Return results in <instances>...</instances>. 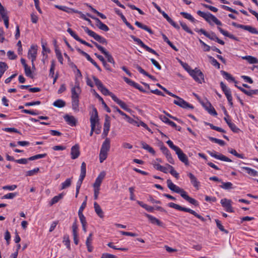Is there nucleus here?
Listing matches in <instances>:
<instances>
[{
	"label": "nucleus",
	"instance_id": "obj_33",
	"mask_svg": "<svg viewBox=\"0 0 258 258\" xmlns=\"http://www.w3.org/2000/svg\"><path fill=\"white\" fill-rule=\"evenodd\" d=\"M79 99L72 98V109L75 112H78L79 111Z\"/></svg>",
	"mask_w": 258,
	"mask_h": 258
},
{
	"label": "nucleus",
	"instance_id": "obj_31",
	"mask_svg": "<svg viewBox=\"0 0 258 258\" xmlns=\"http://www.w3.org/2000/svg\"><path fill=\"white\" fill-rule=\"evenodd\" d=\"M242 58L246 60L250 64L258 63V59L256 57L250 55L242 56Z\"/></svg>",
	"mask_w": 258,
	"mask_h": 258
},
{
	"label": "nucleus",
	"instance_id": "obj_64",
	"mask_svg": "<svg viewBox=\"0 0 258 258\" xmlns=\"http://www.w3.org/2000/svg\"><path fill=\"white\" fill-rule=\"evenodd\" d=\"M166 143L168 145L170 148L173 150L175 152H176L179 148L178 147L174 145L173 142L170 140L167 141Z\"/></svg>",
	"mask_w": 258,
	"mask_h": 258
},
{
	"label": "nucleus",
	"instance_id": "obj_6",
	"mask_svg": "<svg viewBox=\"0 0 258 258\" xmlns=\"http://www.w3.org/2000/svg\"><path fill=\"white\" fill-rule=\"evenodd\" d=\"M82 28H83L86 33H87L90 36L93 37L95 40H96L99 43L106 45L107 44V41L104 37L100 36L94 31L90 30L87 27L82 26Z\"/></svg>",
	"mask_w": 258,
	"mask_h": 258
},
{
	"label": "nucleus",
	"instance_id": "obj_51",
	"mask_svg": "<svg viewBox=\"0 0 258 258\" xmlns=\"http://www.w3.org/2000/svg\"><path fill=\"white\" fill-rule=\"evenodd\" d=\"M206 124L208 125H209L210 126V127L212 129V130H215V131H217L218 132H221V133H226V131L222 129V128L220 127H218V126H215L212 123H206Z\"/></svg>",
	"mask_w": 258,
	"mask_h": 258
},
{
	"label": "nucleus",
	"instance_id": "obj_11",
	"mask_svg": "<svg viewBox=\"0 0 258 258\" xmlns=\"http://www.w3.org/2000/svg\"><path fill=\"white\" fill-rule=\"evenodd\" d=\"M87 15L88 17H89L91 18L92 19H94V20H95L96 22L97 23V24H96L97 26L100 30H103L105 32H107L109 30L108 27L106 25L103 23L99 18L95 17L89 13H87Z\"/></svg>",
	"mask_w": 258,
	"mask_h": 258
},
{
	"label": "nucleus",
	"instance_id": "obj_10",
	"mask_svg": "<svg viewBox=\"0 0 258 258\" xmlns=\"http://www.w3.org/2000/svg\"><path fill=\"white\" fill-rule=\"evenodd\" d=\"M110 118L108 115L105 116V121L103 125V132L102 135V138H105L107 136L110 130Z\"/></svg>",
	"mask_w": 258,
	"mask_h": 258
},
{
	"label": "nucleus",
	"instance_id": "obj_22",
	"mask_svg": "<svg viewBox=\"0 0 258 258\" xmlns=\"http://www.w3.org/2000/svg\"><path fill=\"white\" fill-rule=\"evenodd\" d=\"M81 90L79 85L73 87L71 89L72 98L79 99V96Z\"/></svg>",
	"mask_w": 258,
	"mask_h": 258
},
{
	"label": "nucleus",
	"instance_id": "obj_28",
	"mask_svg": "<svg viewBox=\"0 0 258 258\" xmlns=\"http://www.w3.org/2000/svg\"><path fill=\"white\" fill-rule=\"evenodd\" d=\"M221 73L223 75V76L228 81L233 82L235 84L237 83V81H236L234 77L232 76L229 73L224 71H221Z\"/></svg>",
	"mask_w": 258,
	"mask_h": 258
},
{
	"label": "nucleus",
	"instance_id": "obj_9",
	"mask_svg": "<svg viewBox=\"0 0 258 258\" xmlns=\"http://www.w3.org/2000/svg\"><path fill=\"white\" fill-rule=\"evenodd\" d=\"M130 37L134 40V41L136 42L140 46L144 48L146 51L157 56H159V54L156 52V51L145 44L140 39L137 38L134 35H131Z\"/></svg>",
	"mask_w": 258,
	"mask_h": 258
},
{
	"label": "nucleus",
	"instance_id": "obj_17",
	"mask_svg": "<svg viewBox=\"0 0 258 258\" xmlns=\"http://www.w3.org/2000/svg\"><path fill=\"white\" fill-rule=\"evenodd\" d=\"M207 153L212 157L219 159L222 161H226V162H231L232 160L228 158V157H226L225 156L220 154L219 155H217L215 153V152H213L210 151H208Z\"/></svg>",
	"mask_w": 258,
	"mask_h": 258
},
{
	"label": "nucleus",
	"instance_id": "obj_18",
	"mask_svg": "<svg viewBox=\"0 0 258 258\" xmlns=\"http://www.w3.org/2000/svg\"><path fill=\"white\" fill-rule=\"evenodd\" d=\"M80 147L78 144H76L71 148V155L72 159H75L80 156Z\"/></svg>",
	"mask_w": 258,
	"mask_h": 258
},
{
	"label": "nucleus",
	"instance_id": "obj_16",
	"mask_svg": "<svg viewBox=\"0 0 258 258\" xmlns=\"http://www.w3.org/2000/svg\"><path fill=\"white\" fill-rule=\"evenodd\" d=\"M198 15L203 18L207 22L211 24V21H213V17H215L213 15L209 12L205 13L201 11H198L197 12Z\"/></svg>",
	"mask_w": 258,
	"mask_h": 258
},
{
	"label": "nucleus",
	"instance_id": "obj_56",
	"mask_svg": "<svg viewBox=\"0 0 258 258\" xmlns=\"http://www.w3.org/2000/svg\"><path fill=\"white\" fill-rule=\"evenodd\" d=\"M24 70H25V75H26V76H27L31 79H33V76L32 75V73L30 67L27 66V67H26V68H24Z\"/></svg>",
	"mask_w": 258,
	"mask_h": 258
},
{
	"label": "nucleus",
	"instance_id": "obj_44",
	"mask_svg": "<svg viewBox=\"0 0 258 258\" xmlns=\"http://www.w3.org/2000/svg\"><path fill=\"white\" fill-rule=\"evenodd\" d=\"M84 178L85 177L81 178V176H80L79 179V180L78 181V182L77 183L76 193V198L78 197V195L79 192V190H80V187H81V186L82 185V183L83 182V181Z\"/></svg>",
	"mask_w": 258,
	"mask_h": 258
},
{
	"label": "nucleus",
	"instance_id": "obj_5",
	"mask_svg": "<svg viewBox=\"0 0 258 258\" xmlns=\"http://www.w3.org/2000/svg\"><path fill=\"white\" fill-rule=\"evenodd\" d=\"M92 78L95 83L96 86L103 95L110 96L112 99L113 97H116L114 94L109 92V91L104 86L102 82L97 78L94 76H93Z\"/></svg>",
	"mask_w": 258,
	"mask_h": 258
},
{
	"label": "nucleus",
	"instance_id": "obj_61",
	"mask_svg": "<svg viewBox=\"0 0 258 258\" xmlns=\"http://www.w3.org/2000/svg\"><path fill=\"white\" fill-rule=\"evenodd\" d=\"M39 171V168H34L33 170H31L28 171L26 172V176H33L34 174H35L37 173H38Z\"/></svg>",
	"mask_w": 258,
	"mask_h": 258
},
{
	"label": "nucleus",
	"instance_id": "obj_30",
	"mask_svg": "<svg viewBox=\"0 0 258 258\" xmlns=\"http://www.w3.org/2000/svg\"><path fill=\"white\" fill-rule=\"evenodd\" d=\"M141 145L142 146V147L144 149L147 150L149 153H151L153 155H154L155 154V151L153 149V148H152L151 147H150L149 145H148L145 142L142 141L141 142Z\"/></svg>",
	"mask_w": 258,
	"mask_h": 258
},
{
	"label": "nucleus",
	"instance_id": "obj_8",
	"mask_svg": "<svg viewBox=\"0 0 258 258\" xmlns=\"http://www.w3.org/2000/svg\"><path fill=\"white\" fill-rule=\"evenodd\" d=\"M220 87L225 95L229 105L231 107H233V104L232 102V97L230 89L228 88L223 82L220 83Z\"/></svg>",
	"mask_w": 258,
	"mask_h": 258
},
{
	"label": "nucleus",
	"instance_id": "obj_41",
	"mask_svg": "<svg viewBox=\"0 0 258 258\" xmlns=\"http://www.w3.org/2000/svg\"><path fill=\"white\" fill-rule=\"evenodd\" d=\"M154 167L157 169V170L162 171L165 173H167L168 172L167 168L159 164H154Z\"/></svg>",
	"mask_w": 258,
	"mask_h": 258
},
{
	"label": "nucleus",
	"instance_id": "obj_47",
	"mask_svg": "<svg viewBox=\"0 0 258 258\" xmlns=\"http://www.w3.org/2000/svg\"><path fill=\"white\" fill-rule=\"evenodd\" d=\"M72 178H68L66 181L61 183V189H65L69 187L71 185Z\"/></svg>",
	"mask_w": 258,
	"mask_h": 258
},
{
	"label": "nucleus",
	"instance_id": "obj_57",
	"mask_svg": "<svg viewBox=\"0 0 258 258\" xmlns=\"http://www.w3.org/2000/svg\"><path fill=\"white\" fill-rule=\"evenodd\" d=\"M125 118L127 119V121L129 123L133 124L135 125H136L137 126H140V124H139L138 121L134 120V119H133L132 118L130 117L129 116H128L127 115V116L125 117Z\"/></svg>",
	"mask_w": 258,
	"mask_h": 258
},
{
	"label": "nucleus",
	"instance_id": "obj_39",
	"mask_svg": "<svg viewBox=\"0 0 258 258\" xmlns=\"http://www.w3.org/2000/svg\"><path fill=\"white\" fill-rule=\"evenodd\" d=\"M243 29L247 30L252 34H258V31L255 28L250 26L243 25Z\"/></svg>",
	"mask_w": 258,
	"mask_h": 258
},
{
	"label": "nucleus",
	"instance_id": "obj_37",
	"mask_svg": "<svg viewBox=\"0 0 258 258\" xmlns=\"http://www.w3.org/2000/svg\"><path fill=\"white\" fill-rule=\"evenodd\" d=\"M243 169L246 170L247 171V173L253 176H258V172L256 170L251 169L250 168L247 167H242Z\"/></svg>",
	"mask_w": 258,
	"mask_h": 258
},
{
	"label": "nucleus",
	"instance_id": "obj_1",
	"mask_svg": "<svg viewBox=\"0 0 258 258\" xmlns=\"http://www.w3.org/2000/svg\"><path fill=\"white\" fill-rule=\"evenodd\" d=\"M167 184L168 187L171 190L176 193L179 194L182 198L191 204L195 206H199V203L197 200L190 197L183 189L174 184L170 179H167Z\"/></svg>",
	"mask_w": 258,
	"mask_h": 258
},
{
	"label": "nucleus",
	"instance_id": "obj_4",
	"mask_svg": "<svg viewBox=\"0 0 258 258\" xmlns=\"http://www.w3.org/2000/svg\"><path fill=\"white\" fill-rule=\"evenodd\" d=\"M168 206L170 208H174L179 211L189 213L203 222H205L206 221V219L204 217H203L202 216L197 213L195 211L191 209L185 207H182L181 206L175 204L174 203H169L168 204Z\"/></svg>",
	"mask_w": 258,
	"mask_h": 258
},
{
	"label": "nucleus",
	"instance_id": "obj_49",
	"mask_svg": "<svg viewBox=\"0 0 258 258\" xmlns=\"http://www.w3.org/2000/svg\"><path fill=\"white\" fill-rule=\"evenodd\" d=\"M47 156L46 153L42 154H37L33 156H31L28 158L29 161H32L40 158H43Z\"/></svg>",
	"mask_w": 258,
	"mask_h": 258
},
{
	"label": "nucleus",
	"instance_id": "obj_53",
	"mask_svg": "<svg viewBox=\"0 0 258 258\" xmlns=\"http://www.w3.org/2000/svg\"><path fill=\"white\" fill-rule=\"evenodd\" d=\"M215 222L216 223V225L217 227L222 232H224L225 233H228V231L224 229L223 226L222 225L220 221L218 219L215 220Z\"/></svg>",
	"mask_w": 258,
	"mask_h": 258
},
{
	"label": "nucleus",
	"instance_id": "obj_46",
	"mask_svg": "<svg viewBox=\"0 0 258 258\" xmlns=\"http://www.w3.org/2000/svg\"><path fill=\"white\" fill-rule=\"evenodd\" d=\"M86 163L83 162H82L81 166V174L80 176H81V178L82 177H85L86 176Z\"/></svg>",
	"mask_w": 258,
	"mask_h": 258
},
{
	"label": "nucleus",
	"instance_id": "obj_62",
	"mask_svg": "<svg viewBox=\"0 0 258 258\" xmlns=\"http://www.w3.org/2000/svg\"><path fill=\"white\" fill-rule=\"evenodd\" d=\"M87 197L86 196L85 197V201L83 202L82 204L81 207L79 208L78 214H83V211L86 207L87 205Z\"/></svg>",
	"mask_w": 258,
	"mask_h": 258
},
{
	"label": "nucleus",
	"instance_id": "obj_21",
	"mask_svg": "<svg viewBox=\"0 0 258 258\" xmlns=\"http://www.w3.org/2000/svg\"><path fill=\"white\" fill-rule=\"evenodd\" d=\"M188 176L190 178V182L193 186L197 189H199L200 187V182L198 180L196 176L191 173L188 174Z\"/></svg>",
	"mask_w": 258,
	"mask_h": 258
},
{
	"label": "nucleus",
	"instance_id": "obj_54",
	"mask_svg": "<svg viewBox=\"0 0 258 258\" xmlns=\"http://www.w3.org/2000/svg\"><path fill=\"white\" fill-rule=\"evenodd\" d=\"M107 245L109 247L112 248H113L114 249L119 250H121V251H127L128 250V248H125V247H122H122H117L116 246H115L113 245V243L112 242H109L107 244Z\"/></svg>",
	"mask_w": 258,
	"mask_h": 258
},
{
	"label": "nucleus",
	"instance_id": "obj_27",
	"mask_svg": "<svg viewBox=\"0 0 258 258\" xmlns=\"http://www.w3.org/2000/svg\"><path fill=\"white\" fill-rule=\"evenodd\" d=\"M94 208L95 211L97 215L101 218H103L104 217V213L100 206L99 205V204H98L97 202H94Z\"/></svg>",
	"mask_w": 258,
	"mask_h": 258
},
{
	"label": "nucleus",
	"instance_id": "obj_36",
	"mask_svg": "<svg viewBox=\"0 0 258 258\" xmlns=\"http://www.w3.org/2000/svg\"><path fill=\"white\" fill-rule=\"evenodd\" d=\"M8 68V66L6 63L2 61L0 62V79L2 78L5 72Z\"/></svg>",
	"mask_w": 258,
	"mask_h": 258
},
{
	"label": "nucleus",
	"instance_id": "obj_7",
	"mask_svg": "<svg viewBox=\"0 0 258 258\" xmlns=\"http://www.w3.org/2000/svg\"><path fill=\"white\" fill-rule=\"evenodd\" d=\"M173 97L177 99V100H174L173 101V103L183 108L194 109V107L192 105L184 101L182 98L177 96L176 95H175V96H173Z\"/></svg>",
	"mask_w": 258,
	"mask_h": 258
},
{
	"label": "nucleus",
	"instance_id": "obj_23",
	"mask_svg": "<svg viewBox=\"0 0 258 258\" xmlns=\"http://www.w3.org/2000/svg\"><path fill=\"white\" fill-rule=\"evenodd\" d=\"M54 7L60 10H61V11H63L64 12H66L68 13H78V10H75L74 9H72V8H68L66 6H59V5H55L54 6Z\"/></svg>",
	"mask_w": 258,
	"mask_h": 258
},
{
	"label": "nucleus",
	"instance_id": "obj_34",
	"mask_svg": "<svg viewBox=\"0 0 258 258\" xmlns=\"http://www.w3.org/2000/svg\"><path fill=\"white\" fill-rule=\"evenodd\" d=\"M85 5L89 7L90 10L94 13L96 14L99 17H100L101 18L103 19H106V17L105 15H104L103 14L100 13L97 10H96L95 9L93 8L90 5L88 4H85Z\"/></svg>",
	"mask_w": 258,
	"mask_h": 258
},
{
	"label": "nucleus",
	"instance_id": "obj_40",
	"mask_svg": "<svg viewBox=\"0 0 258 258\" xmlns=\"http://www.w3.org/2000/svg\"><path fill=\"white\" fill-rule=\"evenodd\" d=\"M53 105L55 107L61 108L66 105V102L61 99H58L53 102Z\"/></svg>",
	"mask_w": 258,
	"mask_h": 258
},
{
	"label": "nucleus",
	"instance_id": "obj_13",
	"mask_svg": "<svg viewBox=\"0 0 258 258\" xmlns=\"http://www.w3.org/2000/svg\"><path fill=\"white\" fill-rule=\"evenodd\" d=\"M231 201L227 199H223L221 200L222 206L225 208V210L228 212L233 213L234 210L231 206Z\"/></svg>",
	"mask_w": 258,
	"mask_h": 258
},
{
	"label": "nucleus",
	"instance_id": "obj_42",
	"mask_svg": "<svg viewBox=\"0 0 258 258\" xmlns=\"http://www.w3.org/2000/svg\"><path fill=\"white\" fill-rule=\"evenodd\" d=\"M180 14L184 18L189 20L192 22H195V19L190 14L183 12H180Z\"/></svg>",
	"mask_w": 258,
	"mask_h": 258
},
{
	"label": "nucleus",
	"instance_id": "obj_25",
	"mask_svg": "<svg viewBox=\"0 0 258 258\" xmlns=\"http://www.w3.org/2000/svg\"><path fill=\"white\" fill-rule=\"evenodd\" d=\"M145 215L146 217L148 218V219L151 221V222L152 224H156L160 226H162V223L156 218L146 213L145 214Z\"/></svg>",
	"mask_w": 258,
	"mask_h": 258
},
{
	"label": "nucleus",
	"instance_id": "obj_52",
	"mask_svg": "<svg viewBox=\"0 0 258 258\" xmlns=\"http://www.w3.org/2000/svg\"><path fill=\"white\" fill-rule=\"evenodd\" d=\"M208 57L210 60V62L212 65L217 67L218 69H220V64L216 59L211 56H209Z\"/></svg>",
	"mask_w": 258,
	"mask_h": 258
},
{
	"label": "nucleus",
	"instance_id": "obj_19",
	"mask_svg": "<svg viewBox=\"0 0 258 258\" xmlns=\"http://www.w3.org/2000/svg\"><path fill=\"white\" fill-rule=\"evenodd\" d=\"M65 121L68 123V124L72 126L76 125L77 120L75 117L72 115L66 114L63 117Z\"/></svg>",
	"mask_w": 258,
	"mask_h": 258
},
{
	"label": "nucleus",
	"instance_id": "obj_48",
	"mask_svg": "<svg viewBox=\"0 0 258 258\" xmlns=\"http://www.w3.org/2000/svg\"><path fill=\"white\" fill-rule=\"evenodd\" d=\"M76 49L78 52H79L80 54L84 56L87 58V59L90 62H91V60L93 59L88 53L82 50L79 48H76Z\"/></svg>",
	"mask_w": 258,
	"mask_h": 258
},
{
	"label": "nucleus",
	"instance_id": "obj_3",
	"mask_svg": "<svg viewBox=\"0 0 258 258\" xmlns=\"http://www.w3.org/2000/svg\"><path fill=\"white\" fill-rule=\"evenodd\" d=\"M110 148V140L106 138L103 142L99 154L100 162L102 163L107 158V152Z\"/></svg>",
	"mask_w": 258,
	"mask_h": 258
},
{
	"label": "nucleus",
	"instance_id": "obj_29",
	"mask_svg": "<svg viewBox=\"0 0 258 258\" xmlns=\"http://www.w3.org/2000/svg\"><path fill=\"white\" fill-rule=\"evenodd\" d=\"M93 92H94V95L96 96V97L98 98V99L101 101V103L103 105L106 111L108 113H110L111 112V110L106 105L105 102L104 101L103 98L94 90H93Z\"/></svg>",
	"mask_w": 258,
	"mask_h": 258
},
{
	"label": "nucleus",
	"instance_id": "obj_12",
	"mask_svg": "<svg viewBox=\"0 0 258 258\" xmlns=\"http://www.w3.org/2000/svg\"><path fill=\"white\" fill-rule=\"evenodd\" d=\"M203 31V34L210 40L216 41L218 43L222 45H224L225 44L223 40L218 38V37L216 36V34L214 32H211V33H209L206 31Z\"/></svg>",
	"mask_w": 258,
	"mask_h": 258
},
{
	"label": "nucleus",
	"instance_id": "obj_2",
	"mask_svg": "<svg viewBox=\"0 0 258 258\" xmlns=\"http://www.w3.org/2000/svg\"><path fill=\"white\" fill-rule=\"evenodd\" d=\"M182 67L196 82L202 84L204 81V75L199 69L196 68L194 70H192L190 66L186 62L183 64Z\"/></svg>",
	"mask_w": 258,
	"mask_h": 258
},
{
	"label": "nucleus",
	"instance_id": "obj_50",
	"mask_svg": "<svg viewBox=\"0 0 258 258\" xmlns=\"http://www.w3.org/2000/svg\"><path fill=\"white\" fill-rule=\"evenodd\" d=\"M55 61L54 60H52L51 61V66L49 70V76L51 78L53 77L54 74V70H55Z\"/></svg>",
	"mask_w": 258,
	"mask_h": 258
},
{
	"label": "nucleus",
	"instance_id": "obj_26",
	"mask_svg": "<svg viewBox=\"0 0 258 258\" xmlns=\"http://www.w3.org/2000/svg\"><path fill=\"white\" fill-rule=\"evenodd\" d=\"M113 100L118 104L123 109L126 111L130 110L126 104L124 102L119 99L116 96L113 97Z\"/></svg>",
	"mask_w": 258,
	"mask_h": 258
},
{
	"label": "nucleus",
	"instance_id": "obj_59",
	"mask_svg": "<svg viewBox=\"0 0 258 258\" xmlns=\"http://www.w3.org/2000/svg\"><path fill=\"white\" fill-rule=\"evenodd\" d=\"M180 24L181 27L182 28V29L185 31H186V32H187L189 34H193V32H192V31L187 27V26L186 25V24L185 23L180 22Z\"/></svg>",
	"mask_w": 258,
	"mask_h": 258
},
{
	"label": "nucleus",
	"instance_id": "obj_35",
	"mask_svg": "<svg viewBox=\"0 0 258 258\" xmlns=\"http://www.w3.org/2000/svg\"><path fill=\"white\" fill-rule=\"evenodd\" d=\"M103 54H104V55L105 56V57L107 58V61L112 63L113 65L114 66L115 62V61L113 58V57L112 56V55L109 53L108 51H106V50H105L103 53H102Z\"/></svg>",
	"mask_w": 258,
	"mask_h": 258
},
{
	"label": "nucleus",
	"instance_id": "obj_20",
	"mask_svg": "<svg viewBox=\"0 0 258 258\" xmlns=\"http://www.w3.org/2000/svg\"><path fill=\"white\" fill-rule=\"evenodd\" d=\"M90 120L91 124L94 122V124L95 125H96V124L99 121L98 112L96 108L94 107L93 108L92 112L91 114Z\"/></svg>",
	"mask_w": 258,
	"mask_h": 258
},
{
	"label": "nucleus",
	"instance_id": "obj_38",
	"mask_svg": "<svg viewBox=\"0 0 258 258\" xmlns=\"http://www.w3.org/2000/svg\"><path fill=\"white\" fill-rule=\"evenodd\" d=\"M222 185H220V187L224 189H230L233 188V184L231 182H224L222 181Z\"/></svg>",
	"mask_w": 258,
	"mask_h": 258
},
{
	"label": "nucleus",
	"instance_id": "obj_58",
	"mask_svg": "<svg viewBox=\"0 0 258 258\" xmlns=\"http://www.w3.org/2000/svg\"><path fill=\"white\" fill-rule=\"evenodd\" d=\"M62 198V194H59L58 196L54 197L51 201L50 205H52L56 203H57L60 199Z\"/></svg>",
	"mask_w": 258,
	"mask_h": 258
},
{
	"label": "nucleus",
	"instance_id": "obj_14",
	"mask_svg": "<svg viewBox=\"0 0 258 258\" xmlns=\"http://www.w3.org/2000/svg\"><path fill=\"white\" fill-rule=\"evenodd\" d=\"M37 46L32 45L28 53V57L31 59L32 65L34 67V62L36 59L37 55Z\"/></svg>",
	"mask_w": 258,
	"mask_h": 258
},
{
	"label": "nucleus",
	"instance_id": "obj_45",
	"mask_svg": "<svg viewBox=\"0 0 258 258\" xmlns=\"http://www.w3.org/2000/svg\"><path fill=\"white\" fill-rule=\"evenodd\" d=\"M209 139L212 141L214 142L215 143L219 144L220 146H224L225 145V143L224 141L214 138V137H209Z\"/></svg>",
	"mask_w": 258,
	"mask_h": 258
},
{
	"label": "nucleus",
	"instance_id": "obj_63",
	"mask_svg": "<svg viewBox=\"0 0 258 258\" xmlns=\"http://www.w3.org/2000/svg\"><path fill=\"white\" fill-rule=\"evenodd\" d=\"M67 32L77 41L80 38L71 28H68Z\"/></svg>",
	"mask_w": 258,
	"mask_h": 258
},
{
	"label": "nucleus",
	"instance_id": "obj_55",
	"mask_svg": "<svg viewBox=\"0 0 258 258\" xmlns=\"http://www.w3.org/2000/svg\"><path fill=\"white\" fill-rule=\"evenodd\" d=\"M228 125L230 128V129L234 132V133H238L239 131V129L236 126V125L231 122H228Z\"/></svg>",
	"mask_w": 258,
	"mask_h": 258
},
{
	"label": "nucleus",
	"instance_id": "obj_32",
	"mask_svg": "<svg viewBox=\"0 0 258 258\" xmlns=\"http://www.w3.org/2000/svg\"><path fill=\"white\" fill-rule=\"evenodd\" d=\"M135 24L138 27L143 29L146 31L148 32L150 34H153V31L150 29L149 27H148L147 26L141 23V22H139L138 21H136L135 23Z\"/></svg>",
	"mask_w": 258,
	"mask_h": 258
},
{
	"label": "nucleus",
	"instance_id": "obj_24",
	"mask_svg": "<svg viewBox=\"0 0 258 258\" xmlns=\"http://www.w3.org/2000/svg\"><path fill=\"white\" fill-rule=\"evenodd\" d=\"M218 29L219 30L220 33H222L225 36L229 37V38L232 39L234 40H236V41H239V39L237 37L235 36L233 34H231L229 33L227 31H225L224 30H223L221 27H218Z\"/></svg>",
	"mask_w": 258,
	"mask_h": 258
},
{
	"label": "nucleus",
	"instance_id": "obj_15",
	"mask_svg": "<svg viewBox=\"0 0 258 258\" xmlns=\"http://www.w3.org/2000/svg\"><path fill=\"white\" fill-rule=\"evenodd\" d=\"M178 159L180 161L183 163L185 165H189V161L187 156L183 152V151L179 148L176 152Z\"/></svg>",
	"mask_w": 258,
	"mask_h": 258
},
{
	"label": "nucleus",
	"instance_id": "obj_43",
	"mask_svg": "<svg viewBox=\"0 0 258 258\" xmlns=\"http://www.w3.org/2000/svg\"><path fill=\"white\" fill-rule=\"evenodd\" d=\"M167 166H168V168L170 169V173L174 176L176 179L179 178V174L176 172V170H174L173 166L171 165L167 164Z\"/></svg>",
	"mask_w": 258,
	"mask_h": 258
},
{
	"label": "nucleus",
	"instance_id": "obj_60",
	"mask_svg": "<svg viewBox=\"0 0 258 258\" xmlns=\"http://www.w3.org/2000/svg\"><path fill=\"white\" fill-rule=\"evenodd\" d=\"M17 195V192H14V193H9L8 194L5 195L4 196L2 199H13Z\"/></svg>",
	"mask_w": 258,
	"mask_h": 258
}]
</instances>
